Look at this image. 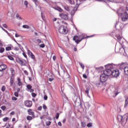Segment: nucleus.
Wrapping results in <instances>:
<instances>
[{
  "instance_id": "2eb2a0df",
  "label": "nucleus",
  "mask_w": 128,
  "mask_h": 128,
  "mask_svg": "<svg viewBox=\"0 0 128 128\" xmlns=\"http://www.w3.org/2000/svg\"><path fill=\"white\" fill-rule=\"evenodd\" d=\"M28 114H30V116H32L34 118V112H32V109H29L28 110Z\"/></svg>"
},
{
  "instance_id": "473e14b6",
  "label": "nucleus",
  "mask_w": 128,
  "mask_h": 128,
  "mask_svg": "<svg viewBox=\"0 0 128 128\" xmlns=\"http://www.w3.org/2000/svg\"><path fill=\"white\" fill-rule=\"evenodd\" d=\"M87 126L88 128H92V123H88L87 124Z\"/></svg>"
},
{
  "instance_id": "e433bc0d",
  "label": "nucleus",
  "mask_w": 128,
  "mask_h": 128,
  "mask_svg": "<svg viewBox=\"0 0 128 128\" xmlns=\"http://www.w3.org/2000/svg\"><path fill=\"white\" fill-rule=\"evenodd\" d=\"M50 124H52V122H50V121H48L46 122V126H50Z\"/></svg>"
},
{
  "instance_id": "4c0bfd02",
  "label": "nucleus",
  "mask_w": 128,
  "mask_h": 128,
  "mask_svg": "<svg viewBox=\"0 0 128 128\" xmlns=\"http://www.w3.org/2000/svg\"><path fill=\"white\" fill-rule=\"evenodd\" d=\"M8 58H9L10 60H14V58L12 56H8Z\"/></svg>"
},
{
  "instance_id": "aec40b11",
  "label": "nucleus",
  "mask_w": 128,
  "mask_h": 128,
  "mask_svg": "<svg viewBox=\"0 0 128 128\" xmlns=\"http://www.w3.org/2000/svg\"><path fill=\"white\" fill-rule=\"evenodd\" d=\"M54 8L56 10H58V12H62V8H60V7L57 6V7Z\"/></svg>"
},
{
  "instance_id": "0eeeda50",
  "label": "nucleus",
  "mask_w": 128,
  "mask_h": 128,
  "mask_svg": "<svg viewBox=\"0 0 128 128\" xmlns=\"http://www.w3.org/2000/svg\"><path fill=\"white\" fill-rule=\"evenodd\" d=\"M86 38V37H84L82 35H80L79 36H76L74 37L73 40L75 41L76 44H80V42L81 40H84Z\"/></svg>"
},
{
  "instance_id": "338daca9",
  "label": "nucleus",
  "mask_w": 128,
  "mask_h": 128,
  "mask_svg": "<svg viewBox=\"0 0 128 128\" xmlns=\"http://www.w3.org/2000/svg\"><path fill=\"white\" fill-rule=\"evenodd\" d=\"M58 126H62V122H58Z\"/></svg>"
},
{
  "instance_id": "6e6d98bb",
  "label": "nucleus",
  "mask_w": 128,
  "mask_h": 128,
  "mask_svg": "<svg viewBox=\"0 0 128 128\" xmlns=\"http://www.w3.org/2000/svg\"><path fill=\"white\" fill-rule=\"evenodd\" d=\"M33 2L35 3V4H36V6H38V4H36L38 2V0H33Z\"/></svg>"
},
{
  "instance_id": "9d476101",
  "label": "nucleus",
  "mask_w": 128,
  "mask_h": 128,
  "mask_svg": "<svg viewBox=\"0 0 128 128\" xmlns=\"http://www.w3.org/2000/svg\"><path fill=\"white\" fill-rule=\"evenodd\" d=\"M24 104L27 108H30L32 106V102L30 100H26L24 102Z\"/></svg>"
},
{
  "instance_id": "cd10ccee",
  "label": "nucleus",
  "mask_w": 128,
  "mask_h": 128,
  "mask_svg": "<svg viewBox=\"0 0 128 128\" xmlns=\"http://www.w3.org/2000/svg\"><path fill=\"white\" fill-rule=\"evenodd\" d=\"M117 26H122V24L120 22H116V24L115 26L116 28Z\"/></svg>"
},
{
  "instance_id": "6e6552de",
  "label": "nucleus",
  "mask_w": 128,
  "mask_h": 128,
  "mask_svg": "<svg viewBox=\"0 0 128 128\" xmlns=\"http://www.w3.org/2000/svg\"><path fill=\"white\" fill-rule=\"evenodd\" d=\"M26 86L27 88V92H34V90L32 89V86L30 84H27Z\"/></svg>"
},
{
  "instance_id": "5fc2aeb1",
  "label": "nucleus",
  "mask_w": 128,
  "mask_h": 128,
  "mask_svg": "<svg viewBox=\"0 0 128 128\" xmlns=\"http://www.w3.org/2000/svg\"><path fill=\"white\" fill-rule=\"evenodd\" d=\"M96 86H98V88L100 86V82H97L96 84Z\"/></svg>"
},
{
  "instance_id": "20e7f679",
  "label": "nucleus",
  "mask_w": 128,
  "mask_h": 128,
  "mask_svg": "<svg viewBox=\"0 0 128 128\" xmlns=\"http://www.w3.org/2000/svg\"><path fill=\"white\" fill-rule=\"evenodd\" d=\"M128 114H125L124 116L120 114L118 116V120L120 122H121L122 126L126 124V122H128Z\"/></svg>"
},
{
  "instance_id": "412c9836",
  "label": "nucleus",
  "mask_w": 128,
  "mask_h": 128,
  "mask_svg": "<svg viewBox=\"0 0 128 128\" xmlns=\"http://www.w3.org/2000/svg\"><path fill=\"white\" fill-rule=\"evenodd\" d=\"M64 8L66 10H67V12H70V8L68 6H64Z\"/></svg>"
},
{
  "instance_id": "37998d69",
  "label": "nucleus",
  "mask_w": 128,
  "mask_h": 128,
  "mask_svg": "<svg viewBox=\"0 0 128 128\" xmlns=\"http://www.w3.org/2000/svg\"><path fill=\"white\" fill-rule=\"evenodd\" d=\"M68 2L70 4H74V2L72 0H70Z\"/></svg>"
},
{
  "instance_id": "a878e982",
  "label": "nucleus",
  "mask_w": 128,
  "mask_h": 128,
  "mask_svg": "<svg viewBox=\"0 0 128 128\" xmlns=\"http://www.w3.org/2000/svg\"><path fill=\"white\" fill-rule=\"evenodd\" d=\"M22 28H27V29H28L30 28V26L26 25V24H25V25H23Z\"/></svg>"
},
{
  "instance_id": "de8ad7c7",
  "label": "nucleus",
  "mask_w": 128,
  "mask_h": 128,
  "mask_svg": "<svg viewBox=\"0 0 128 128\" xmlns=\"http://www.w3.org/2000/svg\"><path fill=\"white\" fill-rule=\"evenodd\" d=\"M12 100H18V98H16L14 96H12Z\"/></svg>"
},
{
  "instance_id": "c756f323",
  "label": "nucleus",
  "mask_w": 128,
  "mask_h": 128,
  "mask_svg": "<svg viewBox=\"0 0 128 128\" xmlns=\"http://www.w3.org/2000/svg\"><path fill=\"white\" fill-rule=\"evenodd\" d=\"M24 4L26 6V8H28V2L26 0L24 2Z\"/></svg>"
},
{
  "instance_id": "2f4dec72",
  "label": "nucleus",
  "mask_w": 128,
  "mask_h": 128,
  "mask_svg": "<svg viewBox=\"0 0 128 128\" xmlns=\"http://www.w3.org/2000/svg\"><path fill=\"white\" fill-rule=\"evenodd\" d=\"M79 64L80 65V66L82 67V68L84 70V64H82V62H80Z\"/></svg>"
},
{
  "instance_id": "72a5a7b5",
  "label": "nucleus",
  "mask_w": 128,
  "mask_h": 128,
  "mask_svg": "<svg viewBox=\"0 0 128 128\" xmlns=\"http://www.w3.org/2000/svg\"><path fill=\"white\" fill-rule=\"evenodd\" d=\"M0 108L2 110H6V106H1Z\"/></svg>"
},
{
  "instance_id": "f8f14e48",
  "label": "nucleus",
  "mask_w": 128,
  "mask_h": 128,
  "mask_svg": "<svg viewBox=\"0 0 128 128\" xmlns=\"http://www.w3.org/2000/svg\"><path fill=\"white\" fill-rule=\"evenodd\" d=\"M17 62L20 64V66H24L26 64V60H21L20 58H18Z\"/></svg>"
},
{
  "instance_id": "13d9d810",
  "label": "nucleus",
  "mask_w": 128,
  "mask_h": 128,
  "mask_svg": "<svg viewBox=\"0 0 128 128\" xmlns=\"http://www.w3.org/2000/svg\"><path fill=\"white\" fill-rule=\"evenodd\" d=\"M42 109V106H39L38 108V110H40Z\"/></svg>"
},
{
  "instance_id": "0e129e2a",
  "label": "nucleus",
  "mask_w": 128,
  "mask_h": 128,
  "mask_svg": "<svg viewBox=\"0 0 128 128\" xmlns=\"http://www.w3.org/2000/svg\"><path fill=\"white\" fill-rule=\"evenodd\" d=\"M14 114H15L14 112H12L10 113V114L11 116H14Z\"/></svg>"
},
{
  "instance_id": "f257e3e1",
  "label": "nucleus",
  "mask_w": 128,
  "mask_h": 128,
  "mask_svg": "<svg viewBox=\"0 0 128 128\" xmlns=\"http://www.w3.org/2000/svg\"><path fill=\"white\" fill-rule=\"evenodd\" d=\"M106 68H107L109 76H112L114 78H118L120 76V71L118 70H115L113 71L112 70L113 68H116V65L114 64H109L105 66Z\"/></svg>"
},
{
  "instance_id": "4be33fe9",
  "label": "nucleus",
  "mask_w": 128,
  "mask_h": 128,
  "mask_svg": "<svg viewBox=\"0 0 128 128\" xmlns=\"http://www.w3.org/2000/svg\"><path fill=\"white\" fill-rule=\"evenodd\" d=\"M16 18L19 20H22V18L20 17V16L18 14H16Z\"/></svg>"
},
{
  "instance_id": "a18cd8bd",
  "label": "nucleus",
  "mask_w": 128,
  "mask_h": 128,
  "mask_svg": "<svg viewBox=\"0 0 128 128\" xmlns=\"http://www.w3.org/2000/svg\"><path fill=\"white\" fill-rule=\"evenodd\" d=\"M120 68L121 70H123L124 69V64H122L120 65Z\"/></svg>"
},
{
  "instance_id": "f704fd0d",
  "label": "nucleus",
  "mask_w": 128,
  "mask_h": 128,
  "mask_svg": "<svg viewBox=\"0 0 128 128\" xmlns=\"http://www.w3.org/2000/svg\"><path fill=\"white\" fill-rule=\"evenodd\" d=\"M59 117H60V114L59 113H56V120H58Z\"/></svg>"
},
{
  "instance_id": "393cba45",
  "label": "nucleus",
  "mask_w": 128,
  "mask_h": 128,
  "mask_svg": "<svg viewBox=\"0 0 128 128\" xmlns=\"http://www.w3.org/2000/svg\"><path fill=\"white\" fill-rule=\"evenodd\" d=\"M10 72H11L12 76H14V68H10Z\"/></svg>"
},
{
  "instance_id": "864d4df0",
  "label": "nucleus",
  "mask_w": 128,
  "mask_h": 128,
  "mask_svg": "<svg viewBox=\"0 0 128 128\" xmlns=\"http://www.w3.org/2000/svg\"><path fill=\"white\" fill-rule=\"evenodd\" d=\"M44 100H48V96L46 95L44 96Z\"/></svg>"
},
{
  "instance_id": "39448f33",
  "label": "nucleus",
  "mask_w": 128,
  "mask_h": 128,
  "mask_svg": "<svg viewBox=\"0 0 128 128\" xmlns=\"http://www.w3.org/2000/svg\"><path fill=\"white\" fill-rule=\"evenodd\" d=\"M56 30H58L60 34H68V28L66 26H61L59 27L56 26L54 25Z\"/></svg>"
},
{
  "instance_id": "603ef678",
  "label": "nucleus",
  "mask_w": 128,
  "mask_h": 128,
  "mask_svg": "<svg viewBox=\"0 0 128 128\" xmlns=\"http://www.w3.org/2000/svg\"><path fill=\"white\" fill-rule=\"evenodd\" d=\"M24 74H25L26 76H28V72L26 70H24Z\"/></svg>"
},
{
  "instance_id": "09e8293b",
  "label": "nucleus",
  "mask_w": 128,
  "mask_h": 128,
  "mask_svg": "<svg viewBox=\"0 0 128 128\" xmlns=\"http://www.w3.org/2000/svg\"><path fill=\"white\" fill-rule=\"evenodd\" d=\"M36 42H38V44H42V40H40V39H37Z\"/></svg>"
},
{
  "instance_id": "b1692460",
  "label": "nucleus",
  "mask_w": 128,
  "mask_h": 128,
  "mask_svg": "<svg viewBox=\"0 0 128 128\" xmlns=\"http://www.w3.org/2000/svg\"><path fill=\"white\" fill-rule=\"evenodd\" d=\"M116 38H118V40L119 42H120V40H121L122 38V37L120 36V35H116Z\"/></svg>"
},
{
  "instance_id": "ddd939ff",
  "label": "nucleus",
  "mask_w": 128,
  "mask_h": 128,
  "mask_svg": "<svg viewBox=\"0 0 128 128\" xmlns=\"http://www.w3.org/2000/svg\"><path fill=\"white\" fill-rule=\"evenodd\" d=\"M10 86H14V76H12L10 78Z\"/></svg>"
},
{
  "instance_id": "6ab92c4d",
  "label": "nucleus",
  "mask_w": 128,
  "mask_h": 128,
  "mask_svg": "<svg viewBox=\"0 0 128 128\" xmlns=\"http://www.w3.org/2000/svg\"><path fill=\"white\" fill-rule=\"evenodd\" d=\"M128 104V97H126L125 104L124 105V108H126Z\"/></svg>"
},
{
  "instance_id": "4d7b16f0",
  "label": "nucleus",
  "mask_w": 128,
  "mask_h": 128,
  "mask_svg": "<svg viewBox=\"0 0 128 128\" xmlns=\"http://www.w3.org/2000/svg\"><path fill=\"white\" fill-rule=\"evenodd\" d=\"M83 78H88V76H86V74H84Z\"/></svg>"
},
{
  "instance_id": "4468645a",
  "label": "nucleus",
  "mask_w": 128,
  "mask_h": 128,
  "mask_svg": "<svg viewBox=\"0 0 128 128\" xmlns=\"http://www.w3.org/2000/svg\"><path fill=\"white\" fill-rule=\"evenodd\" d=\"M8 68V66L6 64H2L0 65V71L2 72L3 70H5Z\"/></svg>"
},
{
  "instance_id": "c03bdc74",
  "label": "nucleus",
  "mask_w": 128,
  "mask_h": 128,
  "mask_svg": "<svg viewBox=\"0 0 128 128\" xmlns=\"http://www.w3.org/2000/svg\"><path fill=\"white\" fill-rule=\"evenodd\" d=\"M32 96L33 98H36V94L32 92Z\"/></svg>"
},
{
  "instance_id": "c9c22d12",
  "label": "nucleus",
  "mask_w": 128,
  "mask_h": 128,
  "mask_svg": "<svg viewBox=\"0 0 128 128\" xmlns=\"http://www.w3.org/2000/svg\"><path fill=\"white\" fill-rule=\"evenodd\" d=\"M8 118L6 117L2 119L3 122H8Z\"/></svg>"
},
{
  "instance_id": "9b49d317",
  "label": "nucleus",
  "mask_w": 128,
  "mask_h": 128,
  "mask_svg": "<svg viewBox=\"0 0 128 128\" xmlns=\"http://www.w3.org/2000/svg\"><path fill=\"white\" fill-rule=\"evenodd\" d=\"M60 18H62L64 20H68V16L66 14H60Z\"/></svg>"
},
{
  "instance_id": "bf43d9fd",
  "label": "nucleus",
  "mask_w": 128,
  "mask_h": 128,
  "mask_svg": "<svg viewBox=\"0 0 128 128\" xmlns=\"http://www.w3.org/2000/svg\"><path fill=\"white\" fill-rule=\"evenodd\" d=\"M49 82H52L54 80V78H49Z\"/></svg>"
},
{
  "instance_id": "8fccbe9b",
  "label": "nucleus",
  "mask_w": 128,
  "mask_h": 128,
  "mask_svg": "<svg viewBox=\"0 0 128 128\" xmlns=\"http://www.w3.org/2000/svg\"><path fill=\"white\" fill-rule=\"evenodd\" d=\"M3 75H4V72L0 70V77L2 76Z\"/></svg>"
},
{
  "instance_id": "a211bd4d",
  "label": "nucleus",
  "mask_w": 128,
  "mask_h": 128,
  "mask_svg": "<svg viewBox=\"0 0 128 128\" xmlns=\"http://www.w3.org/2000/svg\"><path fill=\"white\" fill-rule=\"evenodd\" d=\"M124 72L125 74L128 76V66H126L124 68Z\"/></svg>"
},
{
  "instance_id": "1a4fd4ad",
  "label": "nucleus",
  "mask_w": 128,
  "mask_h": 128,
  "mask_svg": "<svg viewBox=\"0 0 128 128\" xmlns=\"http://www.w3.org/2000/svg\"><path fill=\"white\" fill-rule=\"evenodd\" d=\"M27 54H28V56L31 58L32 60H34L36 58V56L30 52V50H28Z\"/></svg>"
},
{
  "instance_id": "dca6fc26",
  "label": "nucleus",
  "mask_w": 128,
  "mask_h": 128,
  "mask_svg": "<svg viewBox=\"0 0 128 128\" xmlns=\"http://www.w3.org/2000/svg\"><path fill=\"white\" fill-rule=\"evenodd\" d=\"M18 80V84L19 86H22V82L20 78H17Z\"/></svg>"
},
{
  "instance_id": "ea45409f",
  "label": "nucleus",
  "mask_w": 128,
  "mask_h": 128,
  "mask_svg": "<svg viewBox=\"0 0 128 128\" xmlns=\"http://www.w3.org/2000/svg\"><path fill=\"white\" fill-rule=\"evenodd\" d=\"M1 90H2V92H4V90H6V86H2Z\"/></svg>"
},
{
  "instance_id": "052dcab7",
  "label": "nucleus",
  "mask_w": 128,
  "mask_h": 128,
  "mask_svg": "<svg viewBox=\"0 0 128 128\" xmlns=\"http://www.w3.org/2000/svg\"><path fill=\"white\" fill-rule=\"evenodd\" d=\"M43 108L44 110H46L47 108H46V106L45 104L43 105Z\"/></svg>"
},
{
  "instance_id": "f03ea898",
  "label": "nucleus",
  "mask_w": 128,
  "mask_h": 128,
  "mask_svg": "<svg viewBox=\"0 0 128 128\" xmlns=\"http://www.w3.org/2000/svg\"><path fill=\"white\" fill-rule=\"evenodd\" d=\"M117 14L119 16H121L122 22H126L128 20V6L126 7L125 10L120 8L117 11Z\"/></svg>"
},
{
  "instance_id": "bb28decb",
  "label": "nucleus",
  "mask_w": 128,
  "mask_h": 128,
  "mask_svg": "<svg viewBox=\"0 0 128 128\" xmlns=\"http://www.w3.org/2000/svg\"><path fill=\"white\" fill-rule=\"evenodd\" d=\"M86 124L84 122H82V128H86Z\"/></svg>"
},
{
  "instance_id": "f3484780",
  "label": "nucleus",
  "mask_w": 128,
  "mask_h": 128,
  "mask_svg": "<svg viewBox=\"0 0 128 128\" xmlns=\"http://www.w3.org/2000/svg\"><path fill=\"white\" fill-rule=\"evenodd\" d=\"M90 90V88H86V90H85V92H86V94H87L88 96V98H90V96L88 94Z\"/></svg>"
},
{
  "instance_id": "7ed1b4c3",
  "label": "nucleus",
  "mask_w": 128,
  "mask_h": 128,
  "mask_svg": "<svg viewBox=\"0 0 128 128\" xmlns=\"http://www.w3.org/2000/svg\"><path fill=\"white\" fill-rule=\"evenodd\" d=\"M119 93L120 92H118V88H116L114 86L110 87V88L108 90V96L110 97L112 96L113 98H116V95Z\"/></svg>"
},
{
  "instance_id": "680f3d73",
  "label": "nucleus",
  "mask_w": 128,
  "mask_h": 128,
  "mask_svg": "<svg viewBox=\"0 0 128 128\" xmlns=\"http://www.w3.org/2000/svg\"><path fill=\"white\" fill-rule=\"evenodd\" d=\"M15 36H16V38H18L19 36H20V34H16Z\"/></svg>"
},
{
  "instance_id": "58836bf2",
  "label": "nucleus",
  "mask_w": 128,
  "mask_h": 128,
  "mask_svg": "<svg viewBox=\"0 0 128 128\" xmlns=\"http://www.w3.org/2000/svg\"><path fill=\"white\" fill-rule=\"evenodd\" d=\"M12 50V48L10 47V46H8L6 48V50Z\"/></svg>"
},
{
  "instance_id": "49530a36",
  "label": "nucleus",
  "mask_w": 128,
  "mask_h": 128,
  "mask_svg": "<svg viewBox=\"0 0 128 128\" xmlns=\"http://www.w3.org/2000/svg\"><path fill=\"white\" fill-rule=\"evenodd\" d=\"M40 48H44V46H45V45H44V44H41L40 45Z\"/></svg>"
},
{
  "instance_id": "79ce46f5",
  "label": "nucleus",
  "mask_w": 128,
  "mask_h": 128,
  "mask_svg": "<svg viewBox=\"0 0 128 128\" xmlns=\"http://www.w3.org/2000/svg\"><path fill=\"white\" fill-rule=\"evenodd\" d=\"M7 14H8V16L12 17V12H8Z\"/></svg>"
},
{
  "instance_id": "3c124183",
  "label": "nucleus",
  "mask_w": 128,
  "mask_h": 128,
  "mask_svg": "<svg viewBox=\"0 0 128 128\" xmlns=\"http://www.w3.org/2000/svg\"><path fill=\"white\" fill-rule=\"evenodd\" d=\"M14 94L15 96H16V97L18 96V92H15L14 93Z\"/></svg>"
},
{
  "instance_id": "423d86ee",
  "label": "nucleus",
  "mask_w": 128,
  "mask_h": 128,
  "mask_svg": "<svg viewBox=\"0 0 128 128\" xmlns=\"http://www.w3.org/2000/svg\"><path fill=\"white\" fill-rule=\"evenodd\" d=\"M110 74H108V68L104 71L103 74L100 76V82H106Z\"/></svg>"
},
{
  "instance_id": "e2e57ef3",
  "label": "nucleus",
  "mask_w": 128,
  "mask_h": 128,
  "mask_svg": "<svg viewBox=\"0 0 128 128\" xmlns=\"http://www.w3.org/2000/svg\"><path fill=\"white\" fill-rule=\"evenodd\" d=\"M1 28H2V30H4V32H7V34H8V31H6V30L4 28L2 27H0Z\"/></svg>"
},
{
  "instance_id": "774afa93",
  "label": "nucleus",
  "mask_w": 128,
  "mask_h": 128,
  "mask_svg": "<svg viewBox=\"0 0 128 128\" xmlns=\"http://www.w3.org/2000/svg\"><path fill=\"white\" fill-rule=\"evenodd\" d=\"M14 50H18V48L17 47H15Z\"/></svg>"
},
{
  "instance_id": "a19ab883",
  "label": "nucleus",
  "mask_w": 128,
  "mask_h": 128,
  "mask_svg": "<svg viewBox=\"0 0 128 128\" xmlns=\"http://www.w3.org/2000/svg\"><path fill=\"white\" fill-rule=\"evenodd\" d=\"M22 55L24 56V58H28V56H26V52H23Z\"/></svg>"
},
{
  "instance_id": "c85d7f7f",
  "label": "nucleus",
  "mask_w": 128,
  "mask_h": 128,
  "mask_svg": "<svg viewBox=\"0 0 128 128\" xmlns=\"http://www.w3.org/2000/svg\"><path fill=\"white\" fill-rule=\"evenodd\" d=\"M26 120H32V117L30 116H28L26 117Z\"/></svg>"
},
{
  "instance_id": "7c9ffc66",
  "label": "nucleus",
  "mask_w": 128,
  "mask_h": 128,
  "mask_svg": "<svg viewBox=\"0 0 128 128\" xmlns=\"http://www.w3.org/2000/svg\"><path fill=\"white\" fill-rule=\"evenodd\" d=\"M4 52V48H0V52L2 54Z\"/></svg>"
},
{
  "instance_id": "69168bd1",
  "label": "nucleus",
  "mask_w": 128,
  "mask_h": 128,
  "mask_svg": "<svg viewBox=\"0 0 128 128\" xmlns=\"http://www.w3.org/2000/svg\"><path fill=\"white\" fill-rule=\"evenodd\" d=\"M2 26L4 28H8V26H6V24H3Z\"/></svg>"
},
{
  "instance_id": "5701e85b",
  "label": "nucleus",
  "mask_w": 128,
  "mask_h": 128,
  "mask_svg": "<svg viewBox=\"0 0 128 128\" xmlns=\"http://www.w3.org/2000/svg\"><path fill=\"white\" fill-rule=\"evenodd\" d=\"M76 9H73L71 12H70V14L71 16H74V14H76Z\"/></svg>"
}]
</instances>
